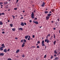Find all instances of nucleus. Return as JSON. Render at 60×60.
<instances>
[{
	"label": "nucleus",
	"mask_w": 60,
	"mask_h": 60,
	"mask_svg": "<svg viewBox=\"0 0 60 60\" xmlns=\"http://www.w3.org/2000/svg\"><path fill=\"white\" fill-rule=\"evenodd\" d=\"M3 22L1 21H0V25H3Z\"/></svg>",
	"instance_id": "aec40b11"
},
{
	"label": "nucleus",
	"mask_w": 60,
	"mask_h": 60,
	"mask_svg": "<svg viewBox=\"0 0 60 60\" xmlns=\"http://www.w3.org/2000/svg\"><path fill=\"white\" fill-rule=\"evenodd\" d=\"M25 44V43L24 42L23 43V44H22V47H23L24 46H25L24 44Z\"/></svg>",
	"instance_id": "9d476101"
},
{
	"label": "nucleus",
	"mask_w": 60,
	"mask_h": 60,
	"mask_svg": "<svg viewBox=\"0 0 60 60\" xmlns=\"http://www.w3.org/2000/svg\"><path fill=\"white\" fill-rule=\"evenodd\" d=\"M23 40L22 39V40L20 41V42H23Z\"/></svg>",
	"instance_id": "c756f323"
},
{
	"label": "nucleus",
	"mask_w": 60,
	"mask_h": 60,
	"mask_svg": "<svg viewBox=\"0 0 60 60\" xmlns=\"http://www.w3.org/2000/svg\"><path fill=\"white\" fill-rule=\"evenodd\" d=\"M33 12H34L35 13V12H36V10H35Z\"/></svg>",
	"instance_id": "de8ad7c7"
},
{
	"label": "nucleus",
	"mask_w": 60,
	"mask_h": 60,
	"mask_svg": "<svg viewBox=\"0 0 60 60\" xmlns=\"http://www.w3.org/2000/svg\"><path fill=\"white\" fill-rule=\"evenodd\" d=\"M7 51V50L6 49H5L4 50V52H6Z\"/></svg>",
	"instance_id": "f3484780"
},
{
	"label": "nucleus",
	"mask_w": 60,
	"mask_h": 60,
	"mask_svg": "<svg viewBox=\"0 0 60 60\" xmlns=\"http://www.w3.org/2000/svg\"><path fill=\"white\" fill-rule=\"evenodd\" d=\"M54 53H55V54L57 53V52H56V50L54 51Z\"/></svg>",
	"instance_id": "b1692460"
},
{
	"label": "nucleus",
	"mask_w": 60,
	"mask_h": 60,
	"mask_svg": "<svg viewBox=\"0 0 60 60\" xmlns=\"http://www.w3.org/2000/svg\"><path fill=\"white\" fill-rule=\"evenodd\" d=\"M49 12H48V11H45L44 12V13H45V14H46L47 13H49Z\"/></svg>",
	"instance_id": "4468645a"
},
{
	"label": "nucleus",
	"mask_w": 60,
	"mask_h": 60,
	"mask_svg": "<svg viewBox=\"0 0 60 60\" xmlns=\"http://www.w3.org/2000/svg\"><path fill=\"white\" fill-rule=\"evenodd\" d=\"M34 4L32 5V6L33 7H34Z\"/></svg>",
	"instance_id": "69168bd1"
},
{
	"label": "nucleus",
	"mask_w": 60,
	"mask_h": 60,
	"mask_svg": "<svg viewBox=\"0 0 60 60\" xmlns=\"http://www.w3.org/2000/svg\"><path fill=\"white\" fill-rule=\"evenodd\" d=\"M27 40H28V41L30 40V38H27Z\"/></svg>",
	"instance_id": "72a5a7b5"
},
{
	"label": "nucleus",
	"mask_w": 60,
	"mask_h": 60,
	"mask_svg": "<svg viewBox=\"0 0 60 60\" xmlns=\"http://www.w3.org/2000/svg\"><path fill=\"white\" fill-rule=\"evenodd\" d=\"M4 15V13H0V16H2V15Z\"/></svg>",
	"instance_id": "9b49d317"
},
{
	"label": "nucleus",
	"mask_w": 60,
	"mask_h": 60,
	"mask_svg": "<svg viewBox=\"0 0 60 60\" xmlns=\"http://www.w3.org/2000/svg\"><path fill=\"white\" fill-rule=\"evenodd\" d=\"M25 12V11H22V12L23 13H24Z\"/></svg>",
	"instance_id": "e2e57ef3"
},
{
	"label": "nucleus",
	"mask_w": 60,
	"mask_h": 60,
	"mask_svg": "<svg viewBox=\"0 0 60 60\" xmlns=\"http://www.w3.org/2000/svg\"><path fill=\"white\" fill-rule=\"evenodd\" d=\"M48 10V9L47 8H46V10H45V11H47Z\"/></svg>",
	"instance_id": "774afa93"
},
{
	"label": "nucleus",
	"mask_w": 60,
	"mask_h": 60,
	"mask_svg": "<svg viewBox=\"0 0 60 60\" xmlns=\"http://www.w3.org/2000/svg\"><path fill=\"white\" fill-rule=\"evenodd\" d=\"M46 57V55H45L44 56V58H45V57Z\"/></svg>",
	"instance_id": "4c0bfd02"
},
{
	"label": "nucleus",
	"mask_w": 60,
	"mask_h": 60,
	"mask_svg": "<svg viewBox=\"0 0 60 60\" xmlns=\"http://www.w3.org/2000/svg\"><path fill=\"white\" fill-rule=\"evenodd\" d=\"M25 38L26 39H27V38H28V35H26L25 37Z\"/></svg>",
	"instance_id": "a211bd4d"
},
{
	"label": "nucleus",
	"mask_w": 60,
	"mask_h": 60,
	"mask_svg": "<svg viewBox=\"0 0 60 60\" xmlns=\"http://www.w3.org/2000/svg\"><path fill=\"white\" fill-rule=\"evenodd\" d=\"M54 11V9H52L51 10V11L52 12H53Z\"/></svg>",
	"instance_id": "393cba45"
},
{
	"label": "nucleus",
	"mask_w": 60,
	"mask_h": 60,
	"mask_svg": "<svg viewBox=\"0 0 60 60\" xmlns=\"http://www.w3.org/2000/svg\"><path fill=\"white\" fill-rule=\"evenodd\" d=\"M37 48H39V46H37Z\"/></svg>",
	"instance_id": "37998d69"
},
{
	"label": "nucleus",
	"mask_w": 60,
	"mask_h": 60,
	"mask_svg": "<svg viewBox=\"0 0 60 60\" xmlns=\"http://www.w3.org/2000/svg\"><path fill=\"white\" fill-rule=\"evenodd\" d=\"M45 5V2H44L41 5V6L42 7H44Z\"/></svg>",
	"instance_id": "20e7f679"
},
{
	"label": "nucleus",
	"mask_w": 60,
	"mask_h": 60,
	"mask_svg": "<svg viewBox=\"0 0 60 60\" xmlns=\"http://www.w3.org/2000/svg\"><path fill=\"white\" fill-rule=\"evenodd\" d=\"M10 9H8V11H10Z\"/></svg>",
	"instance_id": "49530a36"
},
{
	"label": "nucleus",
	"mask_w": 60,
	"mask_h": 60,
	"mask_svg": "<svg viewBox=\"0 0 60 60\" xmlns=\"http://www.w3.org/2000/svg\"><path fill=\"white\" fill-rule=\"evenodd\" d=\"M17 8H14V10H17Z\"/></svg>",
	"instance_id": "7c9ffc66"
},
{
	"label": "nucleus",
	"mask_w": 60,
	"mask_h": 60,
	"mask_svg": "<svg viewBox=\"0 0 60 60\" xmlns=\"http://www.w3.org/2000/svg\"><path fill=\"white\" fill-rule=\"evenodd\" d=\"M19 1V0H16V3H18V1Z\"/></svg>",
	"instance_id": "c03bdc74"
},
{
	"label": "nucleus",
	"mask_w": 60,
	"mask_h": 60,
	"mask_svg": "<svg viewBox=\"0 0 60 60\" xmlns=\"http://www.w3.org/2000/svg\"><path fill=\"white\" fill-rule=\"evenodd\" d=\"M53 21H51V22L52 23H53Z\"/></svg>",
	"instance_id": "0e129e2a"
},
{
	"label": "nucleus",
	"mask_w": 60,
	"mask_h": 60,
	"mask_svg": "<svg viewBox=\"0 0 60 60\" xmlns=\"http://www.w3.org/2000/svg\"><path fill=\"white\" fill-rule=\"evenodd\" d=\"M56 41H54L53 44L54 45H55V44H56Z\"/></svg>",
	"instance_id": "5701e85b"
},
{
	"label": "nucleus",
	"mask_w": 60,
	"mask_h": 60,
	"mask_svg": "<svg viewBox=\"0 0 60 60\" xmlns=\"http://www.w3.org/2000/svg\"><path fill=\"white\" fill-rule=\"evenodd\" d=\"M53 56H52L51 55V59H52V58H53Z\"/></svg>",
	"instance_id": "e433bc0d"
},
{
	"label": "nucleus",
	"mask_w": 60,
	"mask_h": 60,
	"mask_svg": "<svg viewBox=\"0 0 60 60\" xmlns=\"http://www.w3.org/2000/svg\"><path fill=\"white\" fill-rule=\"evenodd\" d=\"M52 12H51V11H50L49 12V13H51Z\"/></svg>",
	"instance_id": "6e6d98bb"
},
{
	"label": "nucleus",
	"mask_w": 60,
	"mask_h": 60,
	"mask_svg": "<svg viewBox=\"0 0 60 60\" xmlns=\"http://www.w3.org/2000/svg\"><path fill=\"white\" fill-rule=\"evenodd\" d=\"M49 17H49L48 16H47L46 17V20H49Z\"/></svg>",
	"instance_id": "6e6552de"
},
{
	"label": "nucleus",
	"mask_w": 60,
	"mask_h": 60,
	"mask_svg": "<svg viewBox=\"0 0 60 60\" xmlns=\"http://www.w3.org/2000/svg\"><path fill=\"white\" fill-rule=\"evenodd\" d=\"M4 54L3 53H0V56H4Z\"/></svg>",
	"instance_id": "6ab92c4d"
},
{
	"label": "nucleus",
	"mask_w": 60,
	"mask_h": 60,
	"mask_svg": "<svg viewBox=\"0 0 60 60\" xmlns=\"http://www.w3.org/2000/svg\"><path fill=\"white\" fill-rule=\"evenodd\" d=\"M53 36H51V39H52Z\"/></svg>",
	"instance_id": "c9c22d12"
},
{
	"label": "nucleus",
	"mask_w": 60,
	"mask_h": 60,
	"mask_svg": "<svg viewBox=\"0 0 60 60\" xmlns=\"http://www.w3.org/2000/svg\"><path fill=\"white\" fill-rule=\"evenodd\" d=\"M23 18V17H22L20 19H22Z\"/></svg>",
	"instance_id": "5fc2aeb1"
},
{
	"label": "nucleus",
	"mask_w": 60,
	"mask_h": 60,
	"mask_svg": "<svg viewBox=\"0 0 60 60\" xmlns=\"http://www.w3.org/2000/svg\"><path fill=\"white\" fill-rule=\"evenodd\" d=\"M19 51V50L18 49L16 51V53H18Z\"/></svg>",
	"instance_id": "dca6fc26"
},
{
	"label": "nucleus",
	"mask_w": 60,
	"mask_h": 60,
	"mask_svg": "<svg viewBox=\"0 0 60 60\" xmlns=\"http://www.w3.org/2000/svg\"><path fill=\"white\" fill-rule=\"evenodd\" d=\"M48 37V36H46V38H47V39L48 38V37Z\"/></svg>",
	"instance_id": "bf43d9fd"
},
{
	"label": "nucleus",
	"mask_w": 60,
	"mask_h": 60,
	"mask_svg": "<svg viewBox=\"0 0 60 60\" xmlns=\"http://www.w3.org/2000/svg\"><path fill=\"white\" fill-rule=\"evenodd\" d=\"M23 41L24 42H26V40L25 39H24V40H23Z\"/></svg>",
	"instance_id": "cd10ccee"
},
{
	"label": "nucleus",
	"mask_w": 60,
	"mask_h": 60,
	"mask_svg": "<svg viewBox=\"0 0 60 60\" xmlns=\"http://www.w3.org/2000/svg\"><path fill=\"white\" fill-rule=\"evenodd\" d=\"M44 40H43L42 42V44L41 45H42V46H44L45 45L44 43Z\"/></svg>",
	"instance_id": "f03ea898"
},
{
	"label": "nucleus",
	"mask_w": 60,
	"mask_h": 60,
	"mask_svg": "<svg viewBox=\"0 0 60 60\" xmlns=\"http://www.w3.org/2000/svg\"><path fill=\"white\" fill-rule=\"evenodd\" d=\"M56 28H53V30H56Z\"/></svg>",
	"instance_id": "680f3d73"
},
{
	"label": "nucleus",
	"mask_w": 60,
	"mask_h": 60,
	"mask_svg": "<svg viewBox=\"0 0 60 60\" xmlns=\"http://www.w3.org/2000/svg\"><path fill=\"white\" fill-rule=\"evenodd\" d=\"M22 26H24V23L22 22L20 24Z\"/></svg>",
	"instance_id": "39448f33"
},
{
	"label": "nucleus",
	"mask_w": 60,
	"mask_h": 60,
	"mask_svg": "<svg viewBox=\"0 0 60 60\" xmlns=\"http://www.w3.org/2000/svg\"><path fill=\"white\" fill-rule=\"evenodd\" d=\"M1 46H2L1 47H3V48H5V46H4V44H2L1 45Z\"/></svg>",
	"instance_id": "ddd939ff"
},
{
	"label": "nucleus",
	"mask_w": 60,
	"mask_h": 60,
	"mask_svg": "<svg viewBox=\"0 0 60 60\" xmlns=\"http://www.w3.org/2000/svg\"><path fill=\"white\" fill-rule=\"evenodd\" d=\"M8 5H7L5 7V8H8Z\"/></svg>",
	"instance_id": "a19ab883"
},
{
	"label": "nucleus",
	"mask_w": 60,
	"mask_h": 60,
	"mask_svg": "<svg viewBox=\"0 0 60 60\" xmlns=\"http://www.w3.org/2000/svg\"><path fill=\"white\" fill-rule=\"evenodd\" d=\"M28 37L29 36V38H30V36L29 35H28Z\"/></svg>",
	"instance_id": "864d4df0"
},
{
	"label": "nucleus",
	"mask_w": 60,
	"mask_h": 60,
	"mask_svg": "<svg viewBox=\"0 0 60 60\" xmlns=\"http://www.w3.org/2000/svg\"><path fill=\"white\" fill-rule=\"evenodd\" d=\"M0 5H1V6H3V5L2 4H0Z\"/></svg>",
	"instance_id": "13d9d810"
},
{
	"label": "nucleus",
	"mask_w": 60,
	"mask_h": 60,
	"mask_svg": "<svg viewBox=\"0 0 60 60\" xmlns=\"http://www.w3.org/2000/svg\"><path fill=\"white\" fill-rule=\"evenodd\" d=\"M5 4H8V2H5Z\"/></svg>",
	"instance_id": "338daca9"
},
{
	"label": "nucleus",
	"mask_w": 60,
	"mask_h": 60,
	"mask_svg": "<svg viewBox=\"0 0 60 60\" xmlns=\"http://www.w3.org/2000/svg\"><path fill=\"white\" fill-rule=\"evenodd\" d=\"M37 18H36V17H35V19H34V21H35V20H37Z\"/></svg>",
	"instance_id": "c85d7f7f"
},
{
	"label": "nucleus",
	"mask_w": 60,
	"mask_h": 60,
	"mask_svg": "<svg viewBox=\"0 0 60 60\" xmlns=\"http://www.w3.org/2000/svg\"><path fill=\"white\" fill-rule=\"evenodd\" d=\"M18 29L19 30H23V29L21 28H19Z\"/></svg>",
	"instance_id": "1a4fd4ad"
},
{
	"label": "nucleus",
	"mask_w": 60,
	"mask_h": 60,
	"mask_svg": "<svg viewBox=\"0 0 60 60\" xmlns=\"http://www.w3.org/2000/svg\"><path fill=\"white\" fill-rule=\"evenodd\" d=\"M22 57H25V55L24 54H23L22 55Z\"/></svg>",
	"instance_id": "bb28decb"
},
{
	"label": "nucleus",
	"mask_w": 60,
	"mask_h": 60,
	"mask_svg": "<svg viewBox=\"0 0 60 60\" xmlns=\"http://www.w3.org/2000/svg\"><path fill=\"white\" fill-rule=\"evenodd\" d=\"M10 50V49H8L7 50V51H9Z\"/></svg>",
	"instance_id": "79ce46f5"
},
{
	"label": "nucleus",
	"mask_w": 60,
	"mask_h": 60,
	"mask_svg": "<svg viewBox=\"0 0 60 60\" xmlns=\"http://www.w3.org/2000/svg\"><path fill=\"white\" fill-rule=\"evenodd\" d=\"M33 22L34 23H35V24L37 25L38 24V22L37 21H33Z\"/></svg>",
	"instance_id": "423d86ee"
},
{
	"label": "nucleus",
	"mask_w": 60,
	"mask_h": 60,
	"mask_svg": "<svg viewBox=\"0 0 60 60\" xmlns=\"http://www.w3.org/2000/svg\"><path fill=\"white\" fill-rule=\"evenodd\" d=\"M2 33L3 34H4V31H3L2 32Z\"/></svg>",
	"instance_id": "3c124183"
},
{
	"label": "nucleus",
	"mask_w": 60,
	"mask_h": 60,
	"mask_svg": "<svg viewBox=\"0 0 60 60\" xmlns=\"http://www.w3.org/2000/svg\"><path fill=\"white\" fill-rule=\"evenodd\" d=\"M34 37H35L34 35H33L32 36L33 38H34Z\"/></svg>",
	"instance_id": "ea45409f"
},
{
	"label": "nucleus",
	"mask_w": 60,
	"mask_h": 60,
	"mask_svg": "<svg viewBox=\"0 0 60 60\" xmlns=\"http://www.w3.org/2000/svg\"><path fill=\"white\" fill-rule=\"evenodd\" d=\"M7 60H11V59L10 58H8V59Z\"/></svg>",
	"instance_id": "f704fd0d"
},
{
	"label": "nucleus",
	"mask_w": 60,
	"mask_h": 60,
	"mask_svg": "<svg viewBox=\"0 0 60 60\" xmlns=\"http://www.w3.org/2000/svg\"><path fill=\"white\" fill-rule=\"evenodd\" d=\"M34 14L33 12H32L31 14V18L32 19H34Z\"/></svg>",
	"instance_id": "f257e3e1"
},
{
	"label": "nucleus",
	"mask_w": 60,
	"mask_h": 60,
	"mask_svg": "<svg viewBox=\"0 0 60 60\" xmlns=\"http://www.w3.org/2000/svg\"><path fill=\"white\" fill-rule=\"evenodd\" d=\"M15 39L16 40H17L18 39V38L17 37H15Z\"/></svg>",
	"instance_id": "a18cd8bd"
},
{
	"label": "nucleus",
	"mask_w": 60,
	"mask_h": 60,
	"mask_svg": "<svg viewBox=\"0 0 60 60\" xmlns=\"http://www.w3.org/2000/svg\"><path fill=\"white\" fill-rule=\"evenodd\" d=\"M45 42H46L47 43L49 42V40L48 39H46L45 40Z\"/></svg>",
	"instance_id": "7ed1b4c3"
},
{
	"label": "nucleus",
	"mask_w": 60,
	"mask_h": 60,
	"mask_svg": "<svg viewBox=\"0 0 60 60\" xmlns=\"http://www.w3.org/2000/svg\"><path fill=\"white\" fill-rule=\"evenodd\" d=\"M37 43H38V44L40 43V41H38Z\"/></svg>",
	"instance_id": "603ef678"
},
{
	"label": "nucleus",
	"mask_w": 60,
	"mask_h": 60,
	"mask_svg": "<svg viewBox=\"0 0 60 60\" xmlns=\"http://www.w3.org/2000/svg\"><path fill=\"white\" fill-rule=\"evenodd\" d=\"M12 30L13 31H15V28H13L12 29Z\"/></svg>",
	"instance_id": "412c9836"
},
{
	"label": "nucleus",
	"mask_w": 60,
	"mask_h": 60,
	"mask_svg": "<svg viewBox=\"0 0 60 60\" xmlns=\"http://www.w3.org/2000/svg\"><path fill=\"white\" fill-rule=\"evenodd\" d=\"M7 21H8V22H10V20H7Z\"/></svg>",
	"instance_id": "4d7b16f0"
},
{
	"label": "nucleus",
	"mask_w": 60,
	"mask_h": 60,
	"mask_svg": "<svg viewBox=\"0 0 60 60\" xmlns=\"http://www.w3.org/2000/svg\"><path fill=\"white\" fill-rule=\"evenodd\" d=\"M59 59V58L58 57H56L55 58L54 60H58Z\"/></svg>",
	"instance_id": "2eb2a0df"
},
{
	"label": "nucleus",
	"mask_w": 60,
	"mask_h": 60,
	"mask_svg": "<svg viewBox=\"0 0 60 60\" xmlns=\"http://www.w3.org/2000/svg\"><path fill=\"white\" fill-rule=\"evenodd\" d=\"M12 17L13 18V19H14L15 18V16H14L13 15H12Z\"/></svg>",
	"instance_id": "2f4dec72"
},
{
	"label": "nucleus",
	"mask_w": 60,
	"mask_h": 60,
	"mask_svg": "<svg viewBox=\"0 0 60 60\" xmlns=\"http://www.w3.org/2000/svg\"><path fill=\"white\" fill-rule=\"evenodd\" d=\"M53 36H54V38H56V36L55 35V34H54L53 35Z\"/></svg>",
	"instance_id": "473e14b6"
},
{
	"label": "nucleus",
	"mask_w": 60,
	"mask_h": 60,
	"mask_svg": "<svg viewBox=\"0 0 60 60\" xmlns=\"http://www.w3.org/2000/svg\"><path fill=\"white\" fill-rule=\"evenodd\" d=\"M3 48H4L3 47H1L0 48V51H3Z\"/></svg>",
	"instance_id": "0eeeda50"
},
{
	"label": "nucleus",
	"mask_w": 60,
	"mask_h": 60,
	"mask_svg": "<svg viewBox=\"0 0 60 60\" xmlns=\"http://www.w3.org/2000/svg\"><path fill=\"white\" fill-rule=\"evenodd\" d=\"M54 57H56V54H54Z\"/></svg>",
	"instance_id": "58836bf2"
},
{
	"label": "nucleus",
	"mask_w": 60,
	"mask_h": 60,
	"mask_svg": "<svg viewBox=\"0 0 60 60\" xmlns=\"http://www.w3.org/2000/svg\"><path fill=\"white\" fill-rule=\"evenodd\" d=\"M12 24H10V26H11V27H12Z\"/></svg>",
	"instance_id": "a878e982"
},
{
	"label": "nucleus",
	"mask_w": 60,
	"mask_h": 60,
	"mask_svg": "<svg viewBox=\"0 0 60 60\" xmlns=\"http://www.w3.org/2000/svg\"><path fill=\"white\" fill-rule=\"evenodd\" d=\"M24 24L25 25H26V23L25 22H24Z\"/></svg>",
	"instance_id": "8fccbe9b"
},
{
	"label": "nucleus",
	"mask_w": 60,
	"mask_h": 60,
	"mask_svg": "<svg viewBox=\"0 0 60 60\" xmlns=\"http://www.w3.org/2000/svg\"><path fill=\"white\" fill-rule=\"evenodd\" d=\"M47 15L49 17L51 15V14L50 13H49Z\"/></svg>",
	"instance_id": "f8f14e48"
},
{
	"label": "nucleus",
	"mask_w": 60,
	"mask_h": 60,
	"mask_svg": "<svg viewBox=\"0 0 60 60\" xmlns=\"http://www.w3.org/2000/svg\"><path fill=\"white\" fill-rule=\"evenodd\" d=\"M0 4H3V2H0Z\"/></svg>",
	"instance_id": "052dcab7"
},
{
	"label": "nucleus",
	"mask_w": 60,
	"mask_h": 60,
	"mask_svg": "<svg viewBox=\"0 0 60 60\" xmlns=\"http://www.w3.org/2000/svg\"><path fill=\"white\" fill-rule=\"evenodd\" d=\"M47 36L48 37H50V34H48L47 35Z\"/></svg>",
	"instance_id": "4be33fe9"
},
{
	"label": "nucleus",
	"mask_w": 60,
	"mask_h": 60,
	"mask_svg": "<svg viewBox=\"0 0 60 60\" xmlns=\"http://www.w3.org/2000/svg\"><path fill=\"white\" fill-rule=\"evenodd\" d=\"M29 22H32V20H30L29 21Z\"/></svg>",
	"instance_id": "09e8293b"
}]
</instances>
